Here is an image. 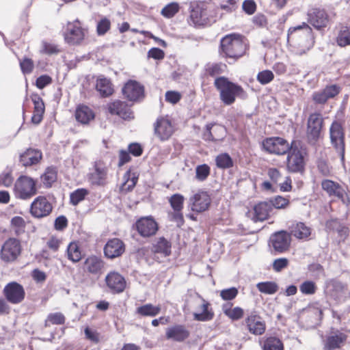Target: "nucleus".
I'll return each instance as SVG.
<instances>
[{
  "mask_svg": "<svg viewBox=\"0 0 350 350\" xmlns=\"http://www.w3.org/2000/svg\"><path fill=\"white\" fill-rule=\"evenodd\" d=\"M248 331L254 335H262L266 329L262 318L255 312H252L245 320Z\"/></svg>",
  "mask_w": 350,
  "mask_h": 350,
  "instance_id": "20",
  "label": "nucleus"
},
{
  "mask_svg": "<svg viewBox=\"0 0 350 350\" xmlns=\"http://www.w3.org/2000/svg\"><path fill=\"white\" fill-rule=\"evenodd\" d=\"M211 173V167L207 164L198 165L196 167V178L198 181H204Z\"/></svg>",
  "mask_w": 350,
  "mask_h": 350,
  "instance_id": "46",
  "label": "nucleus"
},
{
  "mask_svg": "<svg viewBox=\"0 0 350 350\" xmlns=\"http://www.w3.org/2000/svg\"><path fill=\"white\" fill-rule=\"evenodd\" d=\"M242 7L244 12L249 15L253 14L256 10V5L254 0H245Z\"/></svg>",
  "mask_w": 350,
  "mask_h": 350,
  "instance_id": "64",
  "label": "nucleus"
},
{
  "mask_svg": "<svg viewBox=\"0 0 350 350\" xmlns=\"http://www.w3.org/2000/svg\"><path fill=\"white\" fill-rule=\"evenodd\" d=\"M179 5L178 3L172 2L166 5L161 12L162 16L170 18L173 17L179 11Z\"/></svg>",
  "mask_w": 350,
  "mask_h": 350,
  "instance_id": "49",
  "label": "nucleus"
},
{
  "mask_svg": "<svg viewBox=\"0 0 350 350\" xmlns=\"http://www.w3.org/2000/svg\"><path fill=\"white\" fill-rule=\"evenodd\" d=\"M122 91L129 100L136 101L144 96V88L139 82L129 80L125 83Z\"/></svg>",
  "mask_w": 350,
  "mask_h": 350,
  "instance_id": "18",
  "label": "nucleus"
},
{
  "mask_svg": "<svg viewBox=\"0 0 350 350\" xmlns=\"http://www.w3.org/2000/svg\"><path fill=\"white\" fill-rule=\"evenodd\" d=\"M301 142L292 141V148L287 152L286 168L291 173H303L305 170V162L302 152L299 150Z\"/></svg>",
  "mask_w": 350,
  "mask_h": 350,
  "instance_id": "4",
  "label": "nucleus"
},
{
  "mask_svg": "<svg viewBox=\"0 0 350 350\" xmlns=\"http://www.w3.org/2000/svg\"><path fill=\"white\" fill-rule=\"evenodd\" d=\"M135 227L143 237L154 235L159 229L158 224L151 216L141 217L135 222Z\"/></svg>",
  "mask_w": 350,
  "mask_h": 350,
  "instance_id": "16",
  "label": "nucleus"
},
{
  "mask_svg": "<svg viewBox=\"0 0 350 350\" xmlns=\"http://www.w3.org/2000/svg\"><path fill=\"white\" fill-rule=\"evenodd\" d=\"M256 287L260 293L267 295H273L279 289L277 283L272 281L259 282L256 284Z\"/></svg>",
  "mask_w": 350,
  "mask_h": 350,
  "instance_id": "39",
  "label": "nucleus"
},
{
  "mask_svg": "<svg viewBox=\"0 0 350 350\" xmlns=\"http://www.w3.org/2000/svg\"><path fill=\"white\" fill-rule=\"evenodd\" d=\"M224 314L233 321L241 319L244 314L243 310L240 307H235L233 309H226Z\"/></svg>",
  "mask_w": 350,
  "mask_h": 350,
  "instance_id": "53",
  "label": "nucleus"
},
{
  "mask_svg": "<svg viewBox=\"0 0 350 350\" xmlns=\"http://www.w3.org/2000/svg\"><path fill=\"white\" fill-rule=\"evenodd\" d=\"M3 295L8 302L18 304L24 300L25 291L21 284L16 282H11L4 287Z\"/></svg>",
  "mask_w": 350,
  "mask_h": 350,
  "instance_id": "13",
  "label": "nucleus"
},
{
  "mask_svg": "<svg viewBox=\"0 0 350 350\" xmlns=\"http://www.w3.org/2000/svg\"><path fill=\"white\" fill-rule=\"evenodd\" d=\"M336 42L341 47L350 45V26L341 25L336 37Z\"/></svg>",
  "mask_w": 350,
  "mask_h": 350,
  "instance_id": "37",
  "label": "nucleus"
},
{
  "mask_svg": "<svg viewBox=\"0 0 350 350\" xmlns=\"http://www.w3.org/2000/svg\"><path fill=\"white\" fill-rule=\"evenodd\" d=\"M308 271L312 273L314 278H319L325 273L323 267L319 263H312L308 265Z\"/></svg>",
  "mask_w": 350,
  "mask_h": 350,
  "instance_id": "61",
  "label": "nucleus"
},
{
  "mask_svg": "<svg viewBox=\"0 0 350 350\" xmlns=\"http://www.w3.org/2000/svg\"><path fill=\"white\" fill-rule=\"evenodd\" d=\"M85 29L81 27L80 21L77 19L73 22H68L63 30L65 41L69 44H80L84 39Z\"/></svg>",
  "mask_w": 350,
  "mask_h": 350,
  "instance_id": "9",
  "label": "nucleus"
},
{
  "mask_svg": "<svg viewBox=\"0 0 350 350\" xmlns=\"http://www.w3.org/2000/svg\"><path fill=\"white\" fill-rule=\"evenodd\" d=\"M68 258L74 262H79L81 259V254L79 247L75 243H70L67 248Z\"/></svg>",
  "mask_w": 350,
  "mask_h": 350,
  "instance_id": "43",
  "label": "nucleus"
},
{
  "mask_svg": "<svg viewBox=\"0 0 350 350\" xmlns=\"http://www.w3.org/2000/svg\"><path fill=\"white\" fill-rule=\"evenodd\" d=\"M107 109L111 115H117L125 120L133 118L131 109L128 105L121 100H115L107 105Z\"/></svg>",
  "mask_w": 350,
  "mask_h": 350,
  "instance_id": "21",
  "label": "nucleus"
},
{
  "mask_svg": "<svg viewBox=\"0 0 350 350\" xmlns=\"http://www.w3.org/2000/svg\"><path fill=\"white\" fill-rule=\"evenodd\" d=\"M323 118L320 113H311L307 121L306 137L309 144H314L320 138Z\"/></svg>",
  "mask_w": 350,
  "mask_h": 350,
  "instance_id": "8",
  "label": "nucleus"
},
{
  "mask_svg": "<svg viewBox=\"0 0 350 350\" xmlns=\"http://www.w3.org/2000/svg\"><path fill=\"white\" fill-rule=\"evenodd\" d=\"M288 265V260L286 258H280L275 259L273 262V269L275 271H281Z\"/></svg>",
  "mask_w": 350,
  "mask_h": 350,
  "instance_id": "63",
  "label": "nucleus"
},
{
  "mask_svg": "<svg viewBox=\"0 0 350 350\" xmlns=\"http://www.w3.org/2000/svg\"><path fill=\"white\" fill-rule=\"evenodd\" d=\"M42 178L44 185L46 187H51L52 183L57 180V171L55 168L53 167H48Z\"/></svg>",
  "mask_w": 350,
  "mask_h": 350,
  "instance_id": "45",
  "label": "nucleus"
},
{
  "mask_svg": "<svg viewBox=\"0 0 350 350\" xmlns=\"http://www.w3.org/2000/svg\"><path fill=\"white\" fill-rule=\"evenodd\" d=\"M88 194V191L84 188L77 189L70 195V202L73 206L77 205L80 202L83 200Z\"/></svg>",
  "mask_w": 350,
  "mask_h": 350,
  "instance_id": "44",
  "label": "nucleus"
},
{
  "mask_svg": "<svg viewBox=\"0 0 350 350\" xmlns=\"http://www.w3.org/2000/svg\"><path fill=\"white\" fill-rule=\"evenodd\" d=\"M271 209L273 208L277 209L285 208L289 204V200L287 198L277 196L268 200Z\"/></svg>",
  "mask_w": 350,
  "mask_h": 350,
  "instance_id": "47",
  "label": "nucleus"
},
{
  "mask_svg": "<svg viewBox=\"0 0 350 350\" xmlns=\"http://www.w3.org/2000/svg\"><path fill=\"white\" fill-rule=\"evenodd\" d=\"M222 66L221 64H207L206 72L208 76L215 77L222 72Z\"/></svg>",
  "mask_w": 350,
  "mask_h": 350,
  "instance_id": "58",
  "label": "nucleus"
},
{
  "mask_svg": "<svg viewBox=\"0 0 350 350\" xmlns=\"http://www.w3.org/2000/svg\"><path fill=\"white\" fill-rule=\"evenodd\" d=\"M150 250L154 254H158L167 257L171 254L172 243L163 237H161L153 241Z\"/></svg>",
  "mask_w": 350,
  "mask_h": 350,
  "instance_id": "26",
  "label": "nucleus"
},
{
  "mask_svg": "<svg viewBox=\"0 0 350 350\" xmlns=\"http://www.w3.org/2000/svg\"><path fill=\"white\" fill-rule=\"evenodd\" d=\"M195 301L200 306L201 312H194L193 319L198 321H209L214 317V312L212 308H210V304L206 301L200 295L196 294Z\"/></svg>",
  "mask_w": 350,
  "mask_h": 350,
  "instance_id": "22",
  "label": "nucleus"
},
{
  "mask_svg": "<svg viewBox=\"0 0 350 350\" xmlns=\"http://www.w3.org/2000/svg\"><path fill=\"white\" fill-rule=\"evenodd\" d=\"M290 234L298 239L306 240L311 234V228L303 222H297L290 227Z\"/></svg>",
  "mask_w": 350,
  "mask_h": 350,
  "instance_id": "32",
  "label": "nucleus"
},
{
  "mask_svg": "<svg viewBox=\"0 0 350 350\" xmlns=\"http://www.w3.org/2000/svg\"><path fill=\"white\" fill-rule=\"evenodd\" d=\"M211 204V198L206 191L194 194L189 198V206L193 211L200 213L208 209Z\"/></svg>",
  "mask_w": 350,
  "mask_h": 350,
  "instance_id": "19",
  "label": "nucleus"
},
{
  "mask_svg": "<svg viewBox=\"0 0 350 350\" xmlns=\"http://www.w3.org/2000/svg\"><path fill=\"white\" fill-rule=\"evenodd\" d=\"M291 234L284 230L276 232L269 239V247L275 254H281L286 251L291 243Z\"/></svg>",
  "mask_w": 350,
  "mask_h": 350,
  "instance_id": "12",
  "label": "nucleus"
},
{
  "mask_svg": "<svg viewBox=\"0 0 350 350\" xmlns=\"http://www.w3.org/2000/svg\"><path fill=\"white\" fill-rule=\"evenodd\" d=\"M110 21L106 17H103L97 23L96 33L98 36H103L110 29Z\"/></svg>",
  "mask_w": 350,
  "mask_h": 350,
  "instance_id": "52",
  "label": "nucleus"
},
{
  "mask_svg": "<svg viewBox=\"0 0 350 350\" xmlns=\"http://www.w3.org/2000/svg\"><path fill=\"white\" fill-rule=\"evenodd\" d=\"M130 171H128L126 174L124 175V177L127 176V178H126V180L124 183L123 184V187H125L124 188V189L125 190V191L126 192H129V191H131L133 188L135 187L137 183V180H138V176H136L135 174H133L132 177L130 178Z\"/></svg>",
  "mask_w": 350,
  "mask_h": 350,
  "instance_id": "54",
  "label": "nucleus"
},
{
  "mask_svg": "<svg viewBox=\"0 0 350 350\" xmlns=\"http://www.w3.org/2000/svg\"><path fill=\"white\" fill-rule=\"evenodd\" d=\"M215 123H208L205 126V131L202 134V139L206 142H216L218 138L212 132V129L215 126Z\"/></svg>",
  "mask_w": 350,
  "mask_h": 350,
  "instance_id": "57",
  "label": "nucleus"
},
{
  "mask_svg": "<svg viewBox=\"0 0 350 350\" xmlns=\"http://www.w3.org/2000/svg\"><path fill=\"white\" fill-rule=\"evenodd\" d=\"M321 187L329 196H335L343 200L345 192L338 183L327 179L322 181Z\"/></svg>",
  "mask_w": 350,
  "mask_h": 350,
  "instance_id": "30",
  "label": "nucleus"
},
{
  "mask_svg": "<svg viewBox=\"0 0 350 350\" xmlns=\"http://www.w3.org/2000/svg\"><path fill=\"white\" fill-rule=\"evenodd\" d=\"M271 211L272 209L268 200L260 202L254 207V214L252 219L255 222L266 220Z\"/></svg>",
  "mask_w": 350,
  "mask_h": 350,
  "instance_id": "29",
  "label": "nucleus"
},
{
  "mask_svg": "<svg viewBox=\"0 0 350 350\" xmlns=\"http://www.w3.org/2000/svg\"><path fill=\"white\" fill-rule=\"evenodd\" d=\"M262 150L269 154L284 155L292 148V143L280 137H267L262 142Z\"/></svg>",
  "mask_w": 350,
  "mask_h": 350,
  "instance_id": "6",
  "label": "nucleus"
},
{
  "mask_svg": "<svg viewBox=\"0 0 350 350\" xmlns=\"http://www.w3.org/2000/svg\"><path fill=\"white\" fill-rule=\"evenodd\" d=\"M330 142L336 151L338 153L340 160H345V133L342 124L338 121H334L329 127Z\"/></svg>",
  "mask_w": 350,
  "mask_h": 350,
  "instance_id": "5",
  "label": "nucleus"
},
{
  "mask_svg": "<svg viewBox=\"0 0 350 350\" xmlns=\"http://www.w3.org/2000/svg\"><path fill=\"white\" fill-rule=\"evenodd\" d=\"M161 311L159 306L146 304L137 308V313L143 317H155Z\"/></svg>",
  "mask_w": 350,
  "mask_h": 350,
  "instance_id": "38",
  "label": "nucleus"
},
{
  "mask_svg": "<svg viewBox=\"0 0 350 350\" xmlns=\"http://www.w3.org/2000/svg\"><path fill=\"white\" fill-rule=\"evenodd\" d=\"M53 206L44 196H38L31 202L30 213L35 218L47 217L52 212Z\"/></svg>",
  "mask_w": 350,
  "mask_h": 350,
  "instance_id": "14",
  "label": "nucleus"
},
{
  "mask_svg": "<svg viewBox=\"0 0 350 350\" xmlns=\"http://www.w3.org/2000/svg\"><path fill=\"white\" fill-rule=\"evenodd\" d=\"M52 83V78L47 75H42L38 77L36 81V87L42 90Z\"/></svg>",
  "mask_w": 350,
  "mask_h": 350,
  "instance_id": "62",
  "label": "nucleus"
},
{
  "mask_svg": "<svg viewBox=\"0 0 350 350\" xmlns=\"http://www.w3.org/2000/svg\"><path fill=\"white\" fill-rule=\"evenodd\" d=\"M214 85L219 92V98L225 105H231L236 98L245 100L247 92L238 83L230 81L225 77H219L215 79Z\"/></svg>",
  "mask_w": 350,
  "mask_h": 350,
  "instance_id": "1",
  "label": "nucleus"
},
{
  "mask_svg": "<svg viewBox=\"0 0 350 350\" xmlns=\"http://www.w3.org/2000/svg\"><path fill=\"white\" fill-rule=\"evenodd\" d=\"M325 293L336 301H340L345 295V285L335 280H328L325 283Z\"/></svg>",
  "mask_w": 350,
  "mask_h": 350,
  "instance_id": "17",
  "label": "nucleus"
},
{
  "mask_svg": "<svg viewBox=\"0 0 350 350\" xmlns=\"http://www.w3.org/2000/svg\"><path fill=\"white\" fill-rule=\"evenodd\" d=\"M103 260L96 256H89L85 261V269L88 272L93 274L98 273L103 267Z\"/></svg>",
  "mask_w": 350,
  "mask_h": 350,
  "instance_id": "36",
  "label": "nucleus"
},
{
  "mask_svg": "<svg viewBox=\"0 0 350 350\" xmlns=\"http://www.w3.org/2000/svg\"><path fill=\"white\" fill-rule=\"evenodd\" d=\"M66 318L61 312L50 313L44 321V326L49 327L51 324L53 325H63L64 324Z\"/></svg>",
  "mask_w": 350,
  "mask_h": 350,
  "instance_id": "42",
  "label": "nucleus"
},
{
  "mask_svg": "<svg viewBox=\"0 0 350 350\" xmlns=\"http://www.w3.org/2000/svg\"><path fill=\"white\" fill-rule=\"evenodd\" d=\"M105 282L108 288L116 293L123 292L126 287L124 278L116 272L108 273L105 278Z\"/></svg>",
  "mask_w": 350,
  "mask_h": 350,
  "instance_id": "24",
  "label": "nucleus"
},
{
  "mask_svg": "<svg viewBox=\"0 0 350 350\" xmlns=\"http://www.w3.org/2000/svg\"><path fill=\"white\" fill-rule=\"evenodd\" d=\"M42 157L40 150L29 148L20 155V162L24 166H31L39 163Z\"/></svg>",
  "mask_w": 350,
  "mask_h": 350,
  "instance_id": "28",
  "label": "nucleus"
},
{
  "mask_svg": "<svg viewBox=\"0 0 350 350\" xmlns=\"http://www.w3.org/2000/svg\"><path fill=\"white\" fill-rule=\"evenodd\" d=\"M96 90L99 92L101 97L106 98L111 96L113 92V85L110 79L104 75H99L96 79Z\"/></svg>",
  "mask_w": 350,
  "mask_h": 350,
  "instance_id": "31",
  "label": "nucleus"
},
{
  "mask_svg": "<svg viewBox=\"0 0 350 350\" xmlns=\"http://www.w3.org/2000/svg\"><path fill=\"white\" fill-rule=\"evenodd\" d=\"M169 202L174 211H182L184 197L181 194L175 193L170 197Z\"/></svg>",
  "mask_w": 350,
  "mask_h": 350,
  "instance_id": "50",
  "label": "nucleus"
},
{
  "mask_svg": "<svg viewBox=\"0 0 350 350\" xmlns=\"http://www.w3.org/2000/svg\"><path fill=\"white\" fill-rule=\"evenodd\" d=\"M189 336V332L182 325H176L167 328L166 337L174 341L183 342Z\"/></svg>",
  "mask_w": 350,
  "mask_h": 350,
  "instance_id": "27",
  "label": "nucleus"
},
{
  "mask_svg": "<svg viewBox=\"0 0 350 350\" xmlns=\"http://www.w3.org/2000/svg\"><path fill=\"white\" fill-rule=\"evenodd\" d=\"M125 251L124 242L118 238L109 239L104 247V254L107 258L113 259L120 256Z\"/></svg>",
  "mask_w": 350,
  "mask_h": 350,
  "instance_id": "23",
  "label": "nucleus"
},
{
  "mask_svg": "<svg viewBox=\"0 0 350 350\" xmlns=\"http://www.w3.org/2000/svg\"><path fill=\"white\" fill-rule=\"evenodd\" d=\"M238 293V289L236 287L225 288L220 291V297L224 300L230 301L237 296Z\"/></svg>",
  "mask_w": 350,
  "mask_h": 350,
  "instance_id": "56",
  "label": "nucleus"
},
{
  "mask_svg": "<svg viewBox=\"0 0 350 350\" xmlns=\"http://www.w3.org/2000/svg\"><path fill=\"white\" fill-rule=\"evenodd\" d=\"M308 23L317 30L321 31L327 27L329 17L324 9L312 8L307 13Z\"/></svg>",
  "mask_w": 350,
  "mask_h": 350,
  "instance_id": "11",
  "label": "nucleus"
},
{
  "mask_svg": "<svg viewBox=\"0 0 350 350\" xmlns=\"http://www.w3.org/2000/svg\"><path fill=\"white\" fill-rule=\"evenodd\" d=\"M94 114L92 109L88 107L81 105L77 108L75 111V118L79 122L83 124H88L91 120L94 119Z\"/></svg>",
  "mask_w": 350,
  "mask_h": 350,
  "instance_id": "33",
  "label": "nucleus"
},
{
  "mask_svg": "<svg viewBox=\"0 0 350 350\" xmlns=\"http://www.w3.org/2000/svg\"><path fill=\"white\" fill-rule=\"evenodd\" d=\"M263 350H284L282 342L277 337L267 338L263 344Z\"/></svg>",
  "mask_w": 350,
  "mask_h": 350,
  "instance_id": "41",
  "label": "nucleus"
},
{
  "mask_svg": "<svg viewBox=\"0 0 350 350\" xmlns=\"http://www.w3.org/2000/svg\"><path fill=\"white\" fill-rule=\"evenodd\" d=\"M216 165L219 169H228L233 166L234 162L229 154L221 153L215 158Z\"/></svg>",
  "mask_w": 350,
  "mask_h": 350,
  "instance_id": "40",
  "label": "nucleus"
},
{
  "mask_svg": "<svg viewBox=\"0 0 350 350\" xmlns=\"http://www.w3.org/2000/svg\"><path fill=\"white\" fill-rule=\"evenodd\" d=\"M287 41L292 42L301 48V54L305 53L313 47L315 42L312 29L305 22L290 27L288 30Z\"/></svg>",
  "mask_w": 350,
  "mask_h": 350,
  "instance_id": "3",
  "label": "nucleus"
},
{
  "mask_svg": "<svg viewBox=\"0 0 350 350\" xmlns=\"http://www.w3.org/2000/svg\"><path fill=\"white\" fill-rule=\"evenodd\" d=\"M15 195L17 198L27 200L36 194L35 180L27 176H21L14 185Z\"/></svg>",
  "mask_w": 350,
  "mask_h": 350,
  "instance_id": "7",
  "label": "nucleus"
},
{
  "mask_svg": "<svg viewBox=\"0 0 350 350\" xmlns=\"http://www.w3.org/2000/svg\"><path fill=\"white\" fill-rule=\"evenodd\" d=\"M174 133L171 120L167 117H159L154 124V134L161 142L168 140Z\"/></svg>",
  "mask_w": 350,
  "mask_h": 350,
  "instance_id": "15",
  "label": "nucleus"
},
{
  "mask_svg": "<svg viewBox=\"0 0 350 350\" xmlns=\"http://www.w3.org/2000/svg\"><path fill=\"white\" fill-rule=\"evenodd\" d=\"M347 340V335L338 330L332 332L331 335L328 336L324 341L325 350H335L340 346Z\"/></svg>",
  "mask_w": 350,
  "mask_h": 350,
  "instance_id": "25",
  "label": "nucleus"
},
{
  "mask_svg": "<svg viewBox=\"0 0 350 350\" xmlns=\"http://www.w3.org/2000/svg\"><path fill=\"white\" fill-rule=\"evenodd\" d=\"M246 49L242 36L230 33L221 38L219 52L222 57L235 61L245 54Z\"/></svg>",
  "mask_w": 350,
  "mask_h": 350,
  "instance_id": "2",
  "label": "nucleus"
},
{
  "mask_svg": "<svg viewBox=\"0 0 350 350\" xmlns=\"http://www.w3.org/2000/svg\"><path fill=\"white\" fill-rule=\"evenodd\" d=\"M207 19L206 11L200 6L193 8L190 14V21L195 26L202 25Z\"/></svg>",
  "mask_w": 350,
  "mask_h": 350,
  "instance_id": "34",
  "label": "nucleus"
},
{
  "mask_svg": "<svg viewBox=\"0 0 350 350\" xmlns=\"http://www.w3.org/2000/svg\"><path fill=\"white\" fill-rule=\"evenodd\" d=\"M340 87L336 84L327 85L323 91L325 92V95L329 98H332L337 96L340 92Z\"/></svg>",
  "mask_w": 350,
  "mask_h": 350,
  "instance_id": "60",
  "label": "nucleus"
},
{
  "mask_svg": "<svg viewBox=\"0 0 350 350\" xmlns=\"http://www.w3.org/2000/svg\"><path fill=\"white\" fill-rule=\"evenodd\" d=\"M21 253L20 241L14 238H10L3 244L0 256L5 262H12L16 260Z\"/></svg>",
  "mask_w": 350,
  "mask_h": 350,
  "instance_id": "10",
  "label": "nucleus"
},
{
  "mask_svg": "<svg viewBox=\"0 0 350 350\" xmlns=\"http://www.w3.org/2000/svg\"><path fill=\"white\" fill-rule=\"evenodd\" d=\"M11 225L12 227L16 228L15 232L16 234L24 232L25 222L23 217L20 216H15L12 217L11 219Z\"/></svg>",
  "mask_w": 350,
  "mask_h": 350,
  "instance_id": "59",
  "label": "nucleus"
},
{
  "mask_svg": "<svg viewBox=\"0 0 350 350\" xmlns=\"http://www.w3.org/2000/svg\"><path fill=\"white\" fill-rule=\"evenodd\" d=\"M317 290L316 284L311 280H306L299 286L300 292L305 295H314Z\"/></svg>",
  "mask_w": 350,
  "mask_h": 350,
  "instance_id": "48",
  "label": "nucleus"
},
{
  "mask_svg": "<svg viewBox=\"0 0 350 350\" xmlns=\"http://www.w3.org/2000/svg\"><path fill=\"white\" fill-rule=\"evenodd\" d=\"M20 68L24 75L31 73L34 68L33 60L28 57H25L23 60H20Z\"/></svg>",
  "mask_w": 350,
  "mask_h": 350,
  "instance_id": "55",
  "label": "nucleus"
},
{
  "mask_svg": "<svg viewBox=\"0 0 350 350\" xmlns=\"http://www.w3.org/2000/svg\"><path fill=\"white\" fill-rule=\"evenodd\" d=\"M256 79L262 85H266L271 82L274 79V75L269 70H265L258 73Z\"/></svg>",
  "mask_w": 350,
  "mask_h": 350,
  "instance_id": "51",
  "label": "nucleus"
},
{
  "mask_svg": "<svg viewBox=\"0 0 350 350\" xmlns=\"http://www.w3.org/2000/svg\"><path fill=\"white\" fill-rule=\"evenodd\" d=\"M107 170L105 167L95 166L94 172L90 174V181L94 185H103L107 178Z\"/></svg>",
  "mask_w": 350,
  "mask_h": 350,
  "instance_id": "35",
  "label": "nucleus"
}]
</instances>
